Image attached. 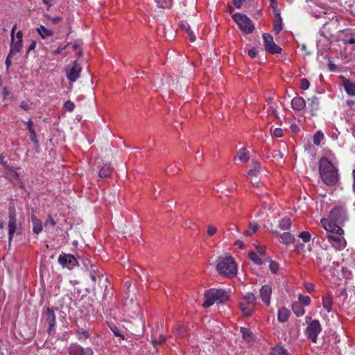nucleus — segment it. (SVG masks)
<instances>
[{"label":"nucleus","mask_w":355,"mask_h":355,"mask_svg":"<svg viewBox=\"0 0 355 355\" xmlns=\"http://www.w3.org/2000/svg\"><path fill=\"white\" fill-rule=\"evenodd\" d=\"M306 321L307 327L306 328L305 333L309 339L313 343H316L318 334L322 331L321 324L318 320H311V318L306 317Z\"/></svg>","instance_id":"4"},{"label":"nucleus","mask_w":355,"mask_h":355,"mask_svg":"<svg viewBox=\"0 0 355 355\" xmlns=\"http://www.w3.org/2000/svg\"><path fill=\"white\" fill-rule=\"evenodd\" d=\"M19 167H14V171H6L3 175V177L9 180H19V175L17 173V170Z\"/></svg>","instance_id":"27"},{"label":"nucleus","mask_w":355,"mask_h":355,"mask_svg":"<svg viewBox=\"0 0 355 355\" xmlns=\"http://www.w3.org/2000/svg\"><path fill=\"white\" fill-rule=\"evenodd\" d=\"M42 315L45 318L46 322L49 324L48 331L50 333L56 324L54 311L47 306L45 309H44Z\"/></svg>","instance_id":"14"},{"label":"nucleus","mask_w":355,"mask_h":355,"mask_svg":"<svg viewBox=\"0 0 355 355\" xmlns=\"http://www.w3.org/2000/svg\"><path fill=\"white\" fill-rule=\"evenodd\" d=\"M343 234H327V239L331 246L336 250H342L346 247V241L343 236Z\"/></svg>","instance_id":"11"},{"label":"nucleus","mask_w":355,"mask_h":355,"mask_svg":"<svg viewBox=\"0 0 355 355\" xmlns=\"http://www.w3.org/2000/svg\"><path fill=\"white\" fill-rule=\"evenodd\" d=\"M306 288L308 291H313V285L311 284H306Z\"/></svg>","instance_id":"64"},{"label":"nucleus","mask_w":355,"mask_h":355,"mask_svg":"<svg viewBox=\"0 0 355 355\" xmlns=\"http://www.w3.org/2000/svg\"><path fill=\"white\" fill-rule=\"evenodd\" d=\"M273 135L275 137L279 138L283 135V130L281 128H277L273 131Z\"/></svg>","instance_id":"52"},{"label":"nucleus","mask_w":355,"mask_h":355,"mask_svg":"<svg viewBox=\"0 0 355 355\" xmlns=\"http://www.w3.org/2000/svg\"><path fill=\"white\" fill-rule=\"evenodd\" d=\"M240 331L242 334V338L246 342L250 343L252 340V333L249 329L246 327H241Z\"/></svg>","instance_id":"33"},{"label":"nucleus","mask_w":355,"mask_h":355,"mask_svg":"<svg viewBox=\"0 0 355 355\" xmlns=\"http://www.w3.org/2000/svg\"><path fill=\"white\" fill-rule=\"evenodd\" d=\"M217 232V228L211 225H208L207 233L209 236H214Z\"/></svg>","instance_id":"50"},{"label":"nucleus","mask_w":355,"mask_h":355,"mask_svg":"<svg viewBox=\"0 0 355 355\" xmlns=\"http://www.w3.org/2000/svg\"><path fill=\"white\" fill-rule=\"evenodd\" d=\"M233 19L241 31L245 34L251 33L254 29V24L245 15L236 13L233 15Z\"/></svg>","instance_id":"5"},{"label":"nucleus","mask_w":355,"mask_h":355,"mask_svg":"<svg viewBox=\"0 0 355 355\" xmlns=\"http://www.w3.org/2000/svg\"><path fill=\"white\" fill-rule=\"evenodd\" d=\"M234 6L237 8H240L242 6L243 2L245 1L246 0H232Z\"/></svg>","instance_id":"57"},{"label":"nucleus","mask_w":355,"mask_h":355,"mask_svg":"<svg viewBox=\"0 0 355 355\" xmlns=\"http://www.w3.org/2000/svg\"><path fill=\"white\" fill-rule=\"evenodd\" d=\"M346 209L343 206L334 207L330 212V218L334 221H340L345 218Z\"/></svg>","instance_id":"16"},{"label":"nucleus","mask_w":355,"mask_h":355,"mask_svg":"<svg viewBox=\"0 0 355 355\" xmlns=\"http://www.w3.org/2000/svg\"><path fill=\"white\" fill-rule=\"evenodd\" d=\"M235 245L238 246L239 248H240L241 249L243 248L245 246L244 243L241 241H236L235 242Z\"/></svg>","instance_id":"58"},{"label":"nucleus","mask_w":355,"mask_h":355,"mask_svg":"<svg viewBox=\"0 0 355 355\" xmlns=\"http://www.w3.org/2000/svg\"><path fill=\"white\" fill-rule=\"evenodd\" d=\"M53 0H42L43 3L47 6H51V2Z\"/></svg>","instance_id":"63"},{"label":"nucleus","mask_w":355,"mask_h":355,"mask_svg":"<svg viewBox=\"0 0 355 355\" xmlns=\"http://www.w3.org/2000/svg\"><path fill=\"white\" fill-rule=\"evenodd\" d=\"M336 221H334L331 218L329 220L326 218H322L321 220L322 227L328 232V234H343L344 230L340 226L336 224Z\"/></svg>","instance_id":"10"},{"label":"nucleus","mask_w":355,"mask_h":355,"mask_svg":"<svg viewBox=\"0 0 355 355\" xmlns=\"http://www.w3.org/2000/svg\"><path fill=\"white\" fill-rule=\"evenodd\" d=\"M180 28L182 30H184L186 31L191 42H194L196 40V36H195L193 32L191 30V28H190V26L189 24H187V22H182L180 24Z\"/></svg>","instance_id":"28"},{"label":"nucleus","mask_w":355,"mask_h":355,"mask_svg":"<svg viewBox=\"0 0 355 355\" xmlns=\"http://www.w3.org/2000/svg\"><path fill=\"white\" fill-rule=\"evenodd\" d=\"M248 53L250 58H254L257 55V51L255 48H253L252 49H250Z\"/></svg>","instance_id":"56"},{"label":"nucleus","mask_w":355,"mask_h":355,"mask_svg":"<svg viewBox=\"0 0 355 355\" xmlns=\"http://www.w3.org/2000/svg\"><path fill=\"white\" fill-rule=\"evenodd\" d=\"M58 263L63 267L69 270L78 265V261L74 256L62 252L58 259Z\"/></svg>","instance_id":"9"},{"label":"nucleus","mask_w":355,"mask_h":355,"mask_svg":"<svg viewBox=\"0 0 355 355\" xmlns=\"http://www.w3.org/2000/svg\"><path fill=\"white\" fill-rule=\"evenodd\" d=\"M68 45H65V46H59L56 50L52 51V53L53 55H58L60 54L62 51H64L67 47Z\"/></svg>","instance_id":"55"},{"label":"nucleus","mask_w":355,"mask_h":355,"mask_svg":"<svg viewBox=\"0 0 355 355\" xmlns=\"http://www.w3.org/2000/svg\"><path fill=\"white\" fill-rule=\"evenodd\" d=\"M272 288L269 285H264L260 290V296L263 303L268 306L270 303Z\"/></svg>","instance_id":"18"},{"label":"nucleus","mask_w":355,"mask_h":355,"mask_svg":"<svg viewBox=\"0 0 355 355\" xmlns=\"http://www.w3.org/2000/svg\"><path fill=\"white\" fill-rule=\"evenodd\" d=\"M282 29V19L279 17L278 20H277L275 22L273 31L276 35L279 34V33Z\"/></svg>","instance_id":"44"},{"label":"nucleus","mask_w":355,"mask_h":355,"mask_svg":"<svg viewBox=\"0 0 355 355\" xmlns=\"http://www.w3.org/2000/svg\"><path fill=\"white\" fill-rule=\"evenodd\" d=\"M216 270L220 275L227 277H233L237 273L236 262L232 257L227 254L218 257Z\"/></svg>","instance_id":"2"},{"label":"nucleus","mask_w":355,"mask_h":355,"mask_svg":"<svg viewBox=\"0 0 355 355\" xmlns=\"http://www.w3.org/2000/svg\"><path fill=\"white\" fill-rule=\"evenodd\" d=\"M322 303L323 308L330 313L332 311L333 299L329 293H326L322 297Z\"/></svg>","instance_id":"21"},{"label":"nucleus","mask_w":355,"mask_h":355,"mask_svg":"<svg viewBox=\"0 0 355 355\" xmlns=\"http://www.w3.org/2000/svg\"><path fill=\"white\" fill-rule=\"evenodd\" d=\"M260 170V164L258 162L254 163V168L251 170H250L248 173V175L251 178L257 177L258 174L259 173Z\"/></svg>","instance_id":"38"},{"label":"nucleus","mask_w":355,"mask_h":355,"mask_svg":"<svg viewBox=\"0 0 355 355\" xmlns=\"http://www.w3.org/2000/svg\"><path fill=\"white\" fill-rule=\"evenodd\" d=\"M299 303L305 306H309L311 303V298L308 295H299L298 296Z\"/></svg>","instance_id":"41"},{"label":"nucleus","mask_w":355,"mask_h":355,"mask_svg":"<svg viewBox=\"0 0 355 355\" xmlns=\"http://www.w3.org/2000/svg\"><path fill=\"white\" fill-rule=\"evenodd\" d=\"M259 225L255 223V222H251L249 224V229L246 230L243 234L247 236H252L253 234H254L257 230L259 229Z\"/></svg>","instance_id":"36"},{"label":"nucleus","mask_w":355,"mask_h":355,"mask_svg":"<svg viewBox=\"0 0 355 355\" xmlns=\"http://www.w3.org/2000/svg\"><path fill=\"white\" fill-rule=\"evenodd\" d=\"M37 32L39 33L40 37L45 40L49 37H51L53 35V31L52 30L46 28L44 26L40 25L37 28Z\"/></svg>","instance_id":"24"},{"label":"nucleus","mask_w":355,"mask_h":355,"mask_svg":"<svg viewBox=\"0 0 355 355\" xmlns=\"http://www.w3.org/2000/svg\"><path fill=\"white\" fill-rule=\"evenodd\" d=\"M112 332L114 333V334L116 336H118V337H120L122 339H124V336L122 335L119 329L116 327H112L111 328Z\"/></svg>","instance_id":"53"},{"label":"nucleus","mask_w":355,"mask_h":355,"mask_svg":"<svg viewBox=\"0 0 355 355\" xmlns=\"http://www.w3.org/2000/svg\"><path fill=\"white\" fill-rule=\"evenodd\" d=\"M89 277L94 282H96L97 277L101 278L102 275L98 272V268L96 265L91 264Z\"/></svg>","instance_id":"29"},{"label":"nucleus","mask_w":355,"mask_h":355,"mask_svg":"<svg viewBox=\"0 0 355 355\" xmlns=\"http://www.w3.org/2000/svg\"><path fill=\"white\" fill-rule=\"evenodd\" d=\"M20 107H21L22 109L25 110H28V105L27 103H26V102H24V101H23V102H21V103Z\"/></svg>","instance_id":"59"},{"label":"nucleus","mask_w":355,"mask_h":355,"mask_svg":"<svg viewBox=\"0 0 355 355\" xmlns=\"http://www.w3.org/2000/svg\"><path fill=\"white\" fill-rule=\"evenodd\" d=\"M323 139V133L320 131H318L313 136V144L316 146H319Z\"/></svg>","instance_id":"40"},{"label":"nucleus","mask_w":355,"mask_h":355,"mask_svg":"<svg viewBox=\"0 0 355 355\" xmlns=\"http://www.w3.org/2000/svg\"><path fill=\"white\" fill-rule=\"evenodd\" d=\"M158 8L171 9L173 5V0H154Z\"/></svg>","instance_id":"34"},{"label":"nucleus","mask_w":355,"mask_h":355,"mask_svg":"<svg viewBox=\"0 0 355 355\" xmlns=\"http://www.w3.org/2000/svg\"><path fill=\"white\" fill-rule=\"evenodd\" d=\"M35 46H36V42L35 41H33L32 43L31 44V45H30L29 48H28V51L34 50Z\"/></svg>","instance_id":"60"},{"label":"nucleus","mask_w":355,"mask_h":355,"mask_svg":"<svg viewBox=\"0 0 355 355\" xmlns=\"http://www.w3.org/2000/svg\"><path fill=\"white\" fill-rule=\"evenodd\" d=\"M31 220L33 223V232L36 234H39L43 230L42 220L37 218L34 214L31 215Z\"/></svg>","instance_id":"22"},{"label":"nucleus","mask_w":355,"mask_h":355,"mask_svg":"<svg viewBox=\"0 0 355 355\" xmlns=\"http://www.w3.org/2000/svg\"><path fill=\"white\" fill-rule=\"evenodd\" d=\"M27 124V126H28V130L30 132V137H31V139L33 142H34L35 144L36 145H38V141L36 139V133H35V131L33 128V121L30 119L28 120V121L26 123Z\"/></svg>","instance_id":"31"},{"label":"nucleus","mask_w":355,"mask_h":355,"mask_svg":"<svg viewBox=\"0 0 355 355\" xmlns=\"http://www.w3.org/2000/svg\"><path fill=\"white\" fill-rule=\"evenodd\" d=\"M89 333L83 329L78 330L77 331V338L79 340H85L89 338Z\"/></svg>","instance_id":"43"},{"label":"nucleus","mask_w":355,"mask_h":355,"mask_svg":"<svg viewBox=\"0 0 355 355\" xmlns=\"http://www.w3.org/2000/svg\"><path fill=\"white\" fill-rule=\"evenodd\" d=\"M272 8H275L277 7V0H269Z\"/></svg>","instance_id":"61"},{"label":"nucleus","mask_w":355,"mask_h":355,"mask_svg":"<svg viewBox=\"0 0 355 355\" xmlns=\"http://www.w3.org/2000/svg\"><path fill=\"white\" fill-rule=\"evenodd\" d=\"M306 106L305 100L300 96H296L291 101V107L295 111H301Z\"/></svg>","instance_id":"20"},{"label":"nucleus","mask_w":355,"mask_h":355,"mask_svg":"<svg viewBox=\"0 0 355 355\" xmlns=\"http://www.w3.org/2000/svg\"><path fill=\"white\" fill-rule=\"evenodd\" d=\"M236 157L242 162H247L250 159L249 151L245 148H241Z\"/></svg>","instance_id":"30"},{"label":"nucleus","mask_w":355,"mask_h":355,"mask_svg":"<svg viewBox=\"0 0 355 355\" xmlns=\"http://www.w3.org/2000/svg\"><path fill=\"white\" fill-rule=\"evenodd\" d=\"M205 301L202 306L208 308L213 305L215 302H223L228 299V295L224 290L211 289L205 293Z\"/></svg>","instance_id":"3"},{"label":"nucleus","mask_w":355,"mask_h":355,"mask_svg":"<svg viewBox=\"0 0 355 355\" xmlns=\"http://www.w3.org/2000/svg\"><path fill=\"white\" fill-rule=\"evenodd\" d=\"M64 107L67 111L72 112L75 108V105L73 102L68 101L64 103Z\"/></svg>","instance_id":"47"},{"label":"nucleus","mask_w":355,"mask_h":355,"mask_svg":"<svg viewBox=\"0 0 355 355\" xmlns=\"http://www.w3.org/2000/svg\"><path fill=\"white\" fill-rule=\"evenodd\" d=\"M56 223V221L52 218V216L51 215H49L44 223V225L47 226L49 224L51 226H55Z\"/></svg>","instance_id":"51"},{"label":"nucleus","mask_w":355,"mask_h":355,"mask_svg":"<svg viewBox=\"0 0 355 355\" xmlns=\"http://www.w3.org/2000/svg\"><path fill=\"white\" fill-rule=\"evenodd\" d=\"M292 309L296 316L300 317L304 314V309L302 304L298 302H295L292 305Z\"/></svg>","instance_id":"35"},{"label":"nucleus","mask_w":355,"mask_h":355,"mask_svg":"<svg viewBox=\"0 0 355 355\" xmlns=\"http://www.w3.org/2000/svg\"><path fill=\"white\" fill-rule=\"evenodd\" d=\"M318 168L320 178L325 184L334 186L338 182V170L326 157L320 159Z\"/></svg>","instance_id":"1"},{"label":"nucleus","mask_w":355,"mask_h":355,"mask_svg":"<svg viewBox=\"0 0 355 355\" xmlns=\"http://www.w3.org/2000/svg\"><path fill=\"white\" fill-rule=\"evenodd\" d=\"M69 355H94V351L92 347H83L77 343H71L67 347Z\"/></svg>","instance_id":"7"},{"label":"nucleus","mask_w":355,"mask_h":355,"mask_svg":"<svg viewBox=\"0 0 355 355\" xmlns=\"http://www.w3.org/2000/svg\"><path fill=\"white\" fill-rule=\"evenodd\" d=\"M23 33L21 31L16 33L15 36L11 37V44L10 52L11 54L19 53L22 48Z\"/></svg>","instance_id":"13"},{"label":"nucleus","mask_w":355,"mask_h":355,"mask_svg":"<svg viewBox=\"0 0 355 355\" xmlns=\"http://www.w3.org/2000/svg\"><path fill=\"white\" fill-rule=\"evenodd\" d=\"M309 85H310V84L307 79L302 78L300 80V89H302L303 90H306L309 87Z\"/></svg>","instance_id":"48"},{"label":"nucleus","mask_w":355,"mask_h":355,"mask_svg":"<svg viewBox=\"0 0 355 355\" xmlns=\"http://www.w3.org/2000/svg\"><path fill=\"white\" fill-rule=\"evenodd\" d=\"M308 101L309 105L311 107V114L314 115L315 112L319 109V98L317 96H313L311 98H309Z\"/></svg>","instance_id":"26"},{"label":"nucleus","mask_w":355,"mask_h":355,"mask_svg":"<svg viewBox=\"0 0 355 355\" xmlns=\"http://www.w3.org/2000/svg\"><path fill=\"white\" fill-rule=\"evenodd\" d=\"M16 28H17V24H15L11 29V33H10L11 37L15 36V33Z\"/></svg>","instance_id":"62"},{"label":"nucleus","mask_w":355,"mask_h":355,"mask_svg":"<svg viewBox=\"0 0 355 355\" xmlns=\"http://www.w3.org/2000/svg\"><path fill=\"white\" fill-rule=\"evenodd\" d=\"M15 54H11L10 52H9L8 56H7V58L6 60V65L7 67V68H9L11 65V58H12V56L14 55Z\"/></svg>","instance_id":"54"},{"label":"nucleus","mask_w":355,"mask_h":355,"mask_svg":"<svg viewBox=\"0 0 355 355\" xmlns=\"http://www.w3.org/2000/svg\"><path fill=\"white\" fill-rule=\"evenodd\" d=\"M269 268L272 273L277 274L279 269V265L277 262L271 260L270 261Z\"/></svg>","instance_id":"42"},{"label":"nucleus","mask_w":355,"mask_h":355,"mask_svg":"<svg viewBox=\"0 0 355 355\" xmlns=\"http://www.w3.org/2000/svg\"><path fill=\"white\" fill-rule=\"evenodd\" d=\"M342 83L345 92L349 96H355V83L344 77H342Z\"/></svg>","instance_id":"19"},{"label":"nucleus","mask_w":355,"mask_h":355,"mask_svg":"<svg viewBox=\"0 0 355 355\" xmlns=\"http://www.w3.org/2000/svg\"><path fill=\"white\" fill-rule=\"evenodd\" d=\"M290 311L285 307L279 309L277 319L280 322H285L288 320Z\"/></svg>","instance_id":"25"},{"label":"nucleus","mask_w":355,"mask_h":355,"mask_svg":"<svg viewBox=\"0 0 355 355\" xmlns=\"http://www.w3.org/2000/svg\"><path fill=\"white\" fill-rule=\"evenodd\" d=\"M166 338L164 336H160L159 338H155L151 340V343L154 345H159L163 343L166 340Z\"/></svg>","instance_id":"49"},{"label":"nucleus","mask_w":355,"mask_h":355,"mask_svg":"<svg viewBox=\"0 0 355 355\" xmlns=\"http://www.w3.org/2000/svg\"><path fill=\"white\" fill-rule=\"evenodd\" d=\"M82 67L78 64L77 61H74L73 66L67 71V77L70 82H75L80 76Z\"/></svg>","instance_id":"15"},{"label":"nucleus","mask_w":355,"mask_h":355,"mask_svg":"<svg viewBox=\"0 0 355 355\" xmlns=\"http://www.w3.org/2000/svg\"><path fill=\"white\" fill-rule=\"evenodd\" d=\"M291 226V220L288 217H284L279 221L278 227L282 230H288Z\"/></svg>","instance_id":"32"},{"label":"nucleus","mask_w":355,"mask_h":355,"mask_svg":"<svg viewBox=\"0 0 355 355\" xmlns=\"http://www.w3.org/2000/svg\"><path fill=\"white\" fill-rule=\"evenodd\" d=\"M248 258L255 264L261 265L263 261L259 256L254 252H250L248 254Z\"/></svg>","instance_id":"37"},{"label":"nucleus","mask_w":355,"mask_h":355,"mask_svg":"<svg viewBox=\"0 0 355 355\" xmlns=\"http://www.w3.org/2000/svg\"><path fill=\"white\" fill-rule=\"evenodd\" d=\"M299 237L302 239L304 242H309L311 240V235L309 232L304 231L299 234Z\"/></svg>","instance_id":"45"},{"label":"nucleus","mask_w":355,"mask_h":355,"mask_svg":"<svg viewBox=\"0 0 355 355\" xmlns=\"http://www.w3.org/2000/svg\"><path fill=\"white\" fill-rule=\"evenodd\" d=\"M112 168L110 164H104L98 173V176L101 178H106L110 176L112 173Z\"/></svg>","instance_id":"23"},{"label":"nucleus","mask_w":355,"mask_h":355,"mask_svg":"<svg viewBox=\"0 0 355 355\" xmlns=\"http://www.w3.org/2000/svg\"><path fill=\"white\" fill-rule=\"evenodd\" d=\"M8 219V241L10 243L17 230V214L13 205L9 207Z\"/></svg>","instance_id":"6"},{"label":"nucleus","mask_w":355,"mask_h":355,"mask_svg":"<svg viewBox=\"0 0 355 355\" xmlns=\"http://www.w3.org/2000/svg\"><path fill=\"white\" fill-rule=\"evenodd\" d=\"M243 300L246 302L247 306H244L245 302H240V308L244 315H250L256 303V297L253 293H248Z\"/></svg>","instance_id":"8"},{"label":"nucleus","mask_w":355,"mask_h":355,"mask_svg":"<svg viewBox=\"0 0 355 355\" xmlns=\"http://www.w3.org/2000/svg\"><path fill=\"white\" fill-rule=\"evenodd\" d=\"M1 165L3 166V168L6 171H14V166L12 165L10 162H8V160H5L4 162H2Z\"/></svg>","instance_id":"46"},{"label":"nucleus","mask_w":355,"mask_h":355,"mask_svg":"<svg viewBox=\"0 0 355 355\" xmlns=\"http://www.w3.org/2000/svg\"><path fill=\"white\" fill-rule=\"evenodd\" d=\"M273 236L280 237L282 242L285 245L292 244L295 241V236L290 232L279 233L277 230H271Z\"/></svg>","instance_id":"17"},{"label":"nucleus","mask_w":355,"mask_h":355,"mask_svg":"<svg viewBox=\"0 0 355 355\" xmlns=\"http://www.w3.org/2000/svg\"><path fill=\"white\" fill-rule=\"evenodd\" d=\"M263 38L266 51L271 54L281 53L282 49L274 42L273 37L271 35L263 33Z\"/></svg>","instance_id":"12"},{"label":"nucleus","mask_w":355,"mask_h":355,"mask_svg":"<svg viewBox=\"0 0 355 355\" xmlns=\"http://www.w3.org/2000/svg\"><path fill=\"white\" fill-rule=\"evenodd\" d=\"M44 17L47 21L54 25L59 24L62 19L61 17H51L49 15H45Z\"/></svg>","instance_id":"39"}]
</instances>
